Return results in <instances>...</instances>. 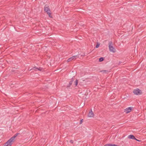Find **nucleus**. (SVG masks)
<instances>
[{
  "mask_svg": "<svg viewBox=\"0 0 146 146\" xmlns=\"http://www.w3.org/2000/svg\"><path fill=\"white\" fill-rule=\"evenodd\" d=\"M101 72H103V73H105L106 74H108L109 72V71L108 70H102L101 71Z\"/></svg>",
  "mask_w": 146,
  "mask_h": 146,
  "instance_id": "nucleus-12",
  "label": "nucleus"
},
{
  "mask_svg": "<svg viewBox=\"0 0 146 146\" xmlns=\"http://www.w3.org/2000/svg\"><path fill=\"white\" fill-rule=\"evenodd\" d=\"M82 120H83V119H82L81 121H80V124H81L82 123Z\"/></svg>",
  "mask_w": 146,
  "mask_h": 146,
  "instance_id": "nucleus-19",
  "label": "nucleus"
},
{
  "mask_svg": "<svg viewBox=\"0 0 146 146\" xmlns=\"http://www.w3.org/2000/svg\"><path fill=\"white\" fill-rule=\"evenodd\" d=\"M100 45V44L98 43H97V44L96 46V48H98L99 47Z\"/></svg>",
  "mask_w": 146,
  "mask_h": 146,
  "instance_id": "nucleus-16",
  "label": "nucleus"
},
{
  "mask_svg": "<svg viewBox=\"0 0 146 146\" xmlns=\"http://www.w3.org/2000/svg\"><path fill=\"white\" fill-rule=\"evenodd\" d=\"M104 58L103 57H101L99 58V61L102 62L104 60Z\"/></svg>",
  "mask_w": 146,
  "mask_h": 146,
  "instance_id": "nucleus-15",
  "label": "nucleus"
},
{
  "mask_svg": "<svg viewBox=\"0 0 146 146\" xmlns=\"http://www.w3.org/2000/svg\"><path fill=\"white\" fill-rule=\"evenodd\" d=\"M112 42L110 41L109 42L108 45L109 50L113 52H115L116 51L115 49L112 46Z\"/></svg>",
  "mask_w": 146,
  "mask_h": 146,
  "instance_id": "nucleus-4",
  "label": "nucleus"
},
{
  "mask_svg": "<svg viewBox=\"0 0 146 146\" xmlns=\"http://www.w3.org/2000/svg\"><path fill=\"white\" fill-rule=\"evenodd\" d=\"M78 83V80H76L74 82L75 85L76 86L77 85Z\"/></svg>",
  "mask_w": 146,
  "mask_h": 146,
  "instance_id": "nucleus-14",
  "label": "nucleus"
},
{
  "mask_svg": "<svg viewBox=\"0 0 146 146\" xmlns=\"http://www.w3.org/2000/svg\"><path fill=\"white\" fill-rule=\"evenodd\" d=\"M128 138L130 139H134L135 137L133 135H130L128 136Z\"/></svg>",
  "mask_w": 146,
  "mask_h": 146,
  "instance_id": "nucleus-10",
  "label": "nucleus"
},
{
  "mask_svg": "<svg viewBox=\"0 0 146 146\" xmlns=\"http://www.w3.org/2000/svg\"><path fill=\"white\" fill-rule=\"evenodd\" d=\"M134 140H136V141H139V142H140V141H141L140 140H138V139H136L135 137V138L134 139Z\"/></svg>",
  "mask_w": 146,
  "mask_h": 146,
  "instance_id": "nucleus-17",
  "label": "nucleus"
},
{
  "mask_svg": "<svg viewBox=\"0 0 146 146\" xmlns=\"http://www.w3.org/2000/svg\"><path fill=\"white\" fill-rule=\"evenodd\" d=\"M133 93L136 95H140L142 93L141 91L138 88L134 90L133 91Z\"/></svg>",
  "mask_w": 146,
  "mask_h": 146,
  "instance_id": "nucleus-5",
  "label": "nucleus"
},
{
  "mask_svg": "<svg viewBox=\"0 0 146 146\" xmlns=\"http://www.w3.org/2000/svg\"><path fill=\"white\" fill-rule=\"evenodd\" d=\"M72 60H73V59L72 58V57H71L70 58H69L67 60V61L68 62H69Z\"/></svg>",
  "mask_w": 146,
  "mask_h": 146,
  "instance_id": "nucleus-13",
  "label": "nucleus"
},
{
  "mask_svg": "<svg viewBox=\"0 0 146 146\" xmlns=\"http://www.w3.org/2000/svg\"><path fill=\"white\" fill-rule=\"evenodd\" d=\"M133 107H132L127 108L125 110L124 112L126 113H128L131 111Z\"/></svg>",
  "mask_w": 146,
  "mask_h": 146,
  "instance_id": "nucleus-6",
  "label": "nucleus"
},
{
  "mask_svg": "<svg viewBox=\"0 0 146 146\" xmlns=\"http://www.w3.org/2000/svg\"><path fill=\"white\" fill-rule=\"evenodd\" d=\"M17 133L15 134L12 137L9 139L5 143L4 146H11L13 144V142L15 138L17 136Z\"/></svg>",
  "mask_w": 146,
  "mask_h": 146,
  "instance_id": "nucleus-1",
  "label": "nucleus"
},
{
  "mask_svg": "<svg viewBox=\"0 0 146 146\" xmlns=\"http://www.w3.org/2000/svg\"><path fill=\"white\" fill-rule=\"evenodd\" d=\"M17 133L15 134L12 137L9 139L5 143L4 146H11L13 144V142L15 138L17 136Z\"/></svg>",
  "mask_w": 146,
  "mask_h": 146,
  "instance_id": "nucleus-2",
  "label": "nucleus"
},
{
  "mask_svg": "<svg viewBox=\"0 0 146 146\" xmlns=\"http://www.w3.org/2000/svg\"><path fill=\"white\" fill-rule=\"evenodd\" d=\"M44 10L47 13L49 17L50 18L52 17V16L51 15L49 7L48 5H45L44 7Z\"/></svg>",
  "mask_w": 146,
  "mask_h": 146,
  "instance_id": "nucleus-3",
  "label": "nucleus"
},
{
  "mask_svg": "<svg viewBox=\"0 0 146 146\" xmlns=\"http://www.w3.org/2000/svg\"><path fill=\"white\" fill-rule=\"evenodd\" d=\"M42 68L40 67H39V68H37V67L35 66L32 69H31L30 70V71L33 70L35 71H36L37 70H40L41 71L42 70Z\"/></svg>",
  "mask_w": 146,
  "mask_h": 146,
  "instance_id": "nucleus-8",
  "label": "nucleus"
},
{
  "mask_svg": "<svg viewBox=\"0 0 146 146\" xmlns=\"http://www.w3.org/2000/svg\"><path fill=\"white\" fill-rule=\"evenodd\" d=\"M79 57V55H78L76 56H72V58L73 59V60H75L76 58H78Z\"/></svg>",
  "mask_w": 146,
  "mask_h": 146,
  "instance_id": "nucleus-11",
  "label": "nucleus"
},
{
  "mask_svg": "<svg viewBox=\"0 0 146 146\" xmlns=\"http://www.w3.org/2000/svg\"><path fill=\"white\" fill-rule=\"evenodd\" d=\"M70 142L71 143H73V141L72 140H70Z\"/></svg>",
  "mask_w": 146,
  "mask_h": 146,
  "instance_id": "nucleus-18",
  "label": "nucleus"
},
{
  "mask_svg": "<svg viewBox=\"0 0 146 146\" xmlns=\"http://www.w3.org/2000/svg\"><path fill=\"white\" fill-rule=\"evenodd\" d=\"M94 116V114L92 112V110L90 111L89 112L88 114V116L89 117H92Z\"/></svg>",
  "mask_w": 146,
  "mask_h": 146,
  "instance_id": "nucleus-9",
  "label": "nucleus"
},
{
  "mask_svg": "<svg viewBox=\"0 0 146 146\" xmlns=\"http://www.w3.org/2000/svg\"><path fill=\"white\" fill-rule=\"evenodd\" d=\"M74 77L71 79L70 81L69 82V84L66 87L67 88H69L70 86L72 85L73 82L74 80Z\"/></svg>",
  "mask_w": 146,
  "mask_h": 146,
  "instance_id": "nucleus-7",
  "label": "nucleus"
}]
</instances>
